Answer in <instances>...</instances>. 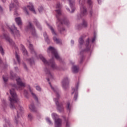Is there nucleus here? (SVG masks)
Masks as SVG:
<instances>
[{
    "mask_svg": "<svg viewBox=\"0 0 127 127\" xmlns=\"http://www.w3.org/2000/svg\"><path fill=\"white\" fill-rule=\"evenodd\" d=\"M77 97H78V93H75L74 94V99L75 101H76L77 100Z\"/></svg>",
    "mask_w": 127,
    "mask_h": 127,
    "instance_id": "nucleus-41",
    "label": "nucleus"
},
{
    "mask_svg": "<svg viewBox=\"0 0 127 127\" xmlns=\"http://www.w3.org/2000/svg\"><path fill=\"white\" fill-rule=\"evenodd\" d=\"M87 3L89 4V5H92V4H93V1L92 0H88Z\"/></svg>",
    "mask_w": 127,
    "mask_h": 127,
    "instance_id": "nucleus-38",
    "label": "nucleus"
},
{
    "mask_svg": "<svg viewBox=\"0 0 127 127\" xmlns=\"http://www.w3.org/2000/svg\"><path fill=\"white\" fill-rule=\"evenodd\" d=\"M92 13H93V11L91 10L90 12V15H92Z\"/></svg>",
    "mask_w": 127,
    "mask_h": 127,
    "instance_id": "nucleus-50",
    "label": "nucleus"
},
{
    "mask_svg": "<svg viewBox=\"0 0 127 127\" xmlns=\"http://www.w3.org/2000/svg\"><path fill=\"white\" fill-rule=\"evenodd\" d=\"M25 60H26V61L30 63V65H33V64H34V60H33V58L29 59H27Z\"/></svg>",
    "mask_w": 127,
    "mask_h": 127,
    "instance_id": "nucleus-24",
    "label": "nucleus"
},
{
    "mask_svg": "<svg viewBox=\"0 0 127 127\" xmlns=\"http://www.w3.org/2000/svg\"><path fill=\"white\" fill-rule=\"evenodd\" d=\"M10 74L11 79H12V80H14V79H16L17 85L19 86V89L22 90V88L25 87V83L22 82V81H21V79H20V77H19V76H16V75L14 74L12 71H10Z\"/></svg>",
    "mask_w": 127,
    "mask_h": 127,
    "instance_id": "nucleus-5",
    "label": "nucleus"
},
{
    "mask_svg": "<svg viewBox=\"0 0 127 127\" xmlns=\"http://www.w3.org/2000/svg\"><path fill=\"white\" fill-rule=\"evenodd\" d=\"M33 22L36 26L38 27V28H39V29H41V25H40V23H39V21H38L37 19H34Z\"/></svg>",
    "mask_w": 127,
    "mask_h": 127,
    "instance_id": "nucleus-20",
    "label": "nucleus"
},
{
    "mask_svg": "<svg viewBox=\"0 0 127 127\" xmlns=\"http://www.w3.org/2000/svg\"><path fill=\"white\" fill-rule=\"evenodd\" d=\"M4 39H5L7 42L9 43L10 45H14V42L9 37V36L6 34L3 35Z\"/></svg>",
    "mask_w": 127,
    "mask_h": 127,
    "instance_id": "nucleus-10",
    "label": "nucleus"
},
{
    "mask_svg": "<svg viewBox=\"0 0 127 127\" xmlns=\"http://www.w3.org/2000/svg\"><path fill=\"white\" fill-rule=\"evenodd\" d=\"M36 89L37 90V91H41V88L40 87V86H36Z\"/></svg>",
    "mask_w": 127,
    "mask_h": 127,
    "instance_id": "nucleus-39",
    "label": "nucleus"
},
{
    "mask_svg": "<svg viewBox=\"0 0 127 127\" xmlns=\"http://www.w3.org/2000/svg\"><path fill=\"white\" fill-rule=\"evenodd\" d=\"M47 121L48 123H49V125H52V122H51V121H50V119H49V118H47Z\"/></svg>",
    "mask_w": 127,
    "mask_h": 127,
    "instance_id": "nucleus-42",
    "label": "nucleus"
},
{
    "mask_svg": "<svg viewBox=\"0 0 127 127\" xmlns=\"http://www.w3.org/2000/svg\"><path fill=\"white\" fill-rule=\"evenodd\" d=\"M15 20L18 25L20 27V28H21V25H22V21H21V18L20 17L15 18Z\"/></svg>",
    "mask_w": 127,
    "mask_h": 127,
    "instance_id": "nucleus-17",
    "label": "nucleus"
},
{
    "mask_svg": "<svg viewBox=\"0 0 127 127\" xmlns=\"http://www.w3.org/2000/svg\"><path fill=\"white\" fill-rule=\"evenodd\" d=\"M79 43L80 45H82L83 43H84V40L83 39V37H81L79 39Z\"/></svg>",
    "mask_w": 127,
    "mask_h": 127,
    "instance_id": "nucleus-33",
    "label": "nucleus"
},
{
    "mask_svg": "<svg viewBox=\"0 0 127 127\" xmlns=\"http://www.w3.org/2000/svg\"><path fill=\"white\" fill-rule=\"evenodd\" d=\"M45 72L46 74H48L49 75V78L47 79V81L48 82H49V81H50V79H53V75L51 74V73H50V71H49V70H48V69L47 68L45 69Z\"/></svg>",
    "mask_w": 127,
    "mask_h": 127,
    "instance_id": "nucleus-18",
    "label": "nucleus"
},
{
    "mask_svg": "<svg viewBox=\"0 0 127 127\" xmlns=\"http://www.w3.org/2000/svg\"><path fill=\"white\" fill-rule=\"evenodd\" d=\"M44 36L45 38V40L47 43H50V40L48 38V36H47V34L46 33H44Z\"/></svg>",
    "mask_w": 127,
    "mask_h": 127,
    "instance_id": "nucleus-25",
    "label": "nucleus"
},
{
    "mask_svg": "<svg viewBox=\"0 0 127 127\" xmlns=\"http://www.w3.org/2000/svg\"><path fill=\"white\" fill-rule=\"evenodd\" d=\"M23 10L25 12L26 14L27 15H29V13L28 12V11H27V9L26 8V7H23Z\"/></svg>",
    "mask_w": 127,
    "mask_h": 127,
    "instance_id": "nucleus-35",
    "label": "nucleus"
},
{
    "mask_svg": "<svg viewBox=\"0 0 127 127\" xmlns=\"http://www.w3.org/2000/svg\"><path fill=\"white\" fill-rule=\"evenodd\" d=\"M30 93L31 94L33 98L37 101L38 102V98L36 96V94L33 92V89H31V88L29 87Z\"/></svg>",
    "mask_w": 127,
    "mask_h": 127,
    "instance_id": "nucleus-19",
    "label": "nucleus"
},
{
    "mask_svg": "<svg viewBox=\"0 0 127 127\" xmlns=\"http://www.w3.org/2000/svg\"><path fill=\"white\" fill-rule=\"evenodd\" d=\"M9 92L11 95V96H9L8 98V100L10 102V108L17 111V117L18 118L19 115H21V113L23 111V109L19 105L18 107H15V106H14V104L18 102V98H17V95H16V93H15L14 88H13L10 89Z\"/></svg>",
    "mask_w": 127,
    "mask_h": 127,
    "instance_id": "nucleus-2",
    "label": "nucleus"
},
{
    "mask_svg": "<svg viewBox=\"0 0 127 127\" xmlns=\"http://www.w3.org/2000/svg\"><path fill=\"white\" fill-rule=\"evenodd\" d=\"M48 53H50L51 52L52 55L55 56V58L57 59L59 61H62V59L61 58L60 56L57 53V51L54 48L52 47H50L47 50Z\"/></svg>",
    "mask_w": 127,
    "mask_h": 127,
    "instance_id": "nucleus-7",
    "label": "nucleus"
},
{
    "mask_svg": "<svg viewBox=\"0 0 127 127\" xmlns=\"http://www.w3.org/2000/svg\"><path fill=\"white\" fill-rule=\"evenodd\" d=\"M87 22L85 21V20L83 21L82 24H78L76 26L77 29L80 30V29H82L83 27H87Z\"/></svg>",
    "mask_w": 127,
    "mask_h": 127,
    "instance_id": "nucleus-13",
    "label": "nucleus"
},
{
    "mask_svg": "<svg viewBox=\"0 0 127 127\" xmlns=\"http://www.w3.org/2000/svg\"><path fill=\"white\" fill-rule=\"evenodd\" d=\"M6 125H7V126H9L10 125L9 121H6Z\"/></svg>",
    "mask_w": 127,
    "mask_h": 127,
    "instance_id": "nucleus-49",
    "label": "nucleus"
},
{
    "mask_svg": "<svg viewBox=\"0 0 127 127\" xmlns=\"http://www.w3.org/2000/svg\"><path fill=\"white\" fill-rule=\"evenodd\" d=\"M53 116H55V114H53Z\"/></svg>",
    "mask_w": 127,
    "mask_h": 127,
    "instance_id": "nucleus-57",
    "label": "nucleus"
},
{
    "mask_svg": "<svg viewBox=\"0 0 127 127\" xmlns=\"http://www.w3.org/2000/svg\"><path fill=\"white\" fill-rule=\"evenodd\" d=\"M71 43L72 44H73V43H74V41H71Z\"/></svg>",
    "mask_w": 127,
    "mask_h": 127,
    "instance_id": "nucleus-52",
    "label": "nucleus"
},
{
    "mask_svg": "<svg viewBox=\"0 0 127 127\" xmlns=\"http://www.w3.org/2000/svg\"><path fill=\"white\" fill-rule=\"evenodd\" d=\"M28 43H29V49L32 54H34L35 56H36V52L35 50H34V48H33V45L31 44L30 41H28Z\"/></svg>",
    "mask_w": 127,
    "mask_h": 127,
    "instance_id": "nucleus-12",
    "label": "nucleus"
},
{
    "mask_svg": "<svg viewBox=\"0 0 127 127\" xmlns=\"http://www.w3.org/2000/svg\"><path fill=\"white\" fill-rule=\"evenodd\" d=\"M89 39H87L86 41V49L85 50V51H89V50H90V47H91V46H90V45H89Z\"/></svg>",
    "mask_w": 127,
    "mask_h": 127,
    "instance_id": "nucleus-23",
    "label": "nucleus"
},
{
    "mask_svg": "<svg viewBox=\"0 0 127 127\" xmlns=\"http://www.w3.org/2000/svg\"><path fill=\"white\" fill-rule=\"evenodd\" d=\"M6 94H7V95H8V93L7 92Z\"/></svg>",
    "mask_w": 127,
    "mask_h": 127,
    "instance_id": "nucleus-58",
    "label": "nucleus"
},
{
    "mask_svg": "<svg viewBox=\"0 0 127 127\" xmlns=\"http://www.w3.org/2000/svg\"><path fill=\"white\" fill-rule=\"evenodd\" d=\"M38 11L39 12L41 13V12H42V11H43V7H42V6H40L38 8Z\"/></svg>",
    "mask_w": 127,
    "mask_h": 127,
    "instance_id": "nucleus-34",
    "label": "nucleus"
},
{
    "mask_svg": "<svg viewBox=\"0 0 127 127\" xmlns=\"http://www.w3.org/2000/svg\"><path fill=\"white\" fill-rule=\"evenodd\" d=\"M23 65L25 70H26V71H28V68H27V66H26V64H25V63H23Z\"/></svg>",
    "mask_w": 127,
    "mask_h": 127,
    "instance_id": "nucleus-37",
    "label": "nucleus"
},
{
    "mask_svg": "<svg viewBox=\"0 0 127 127\" xmlns=\"http://www.w3.org/2000/svg\"><path fill=\"white\" fill-rule=\"evenodd\" d=\"M79 68L76 65H73L72 67V71L73 73H78Z\"/></svg>",
    "mask_w": 127,
    "mask_h": 127,
    "instance_id": "nucleus-27",
    "label": "nucleus"
},
{
    "mask_svg": "<svg viewBox=\"0 0 127 127\" xmlns=\"http://www.w3.org/2000/svg\"><path fill=\"white\" fill-rule=\"evenodd\" d=\"M14 3H11L10 4L9 8L10 10H11V8H13L15 6H18V1L17 0H13ZM14 3L15 5H14Z\"/></svg>",
    "mask_w": 127,
    "mask_h": 127,
    "instance_id": "nucleus-16",
    "label": "nucleus"
},
{
    "mask_svg": "<svg viewBox=\"0 0 127 127\" xmlns=\"http://www.w3.org/2000/svg\"><path fill=\"white\" fill-rule=\"evenodd\" d=\"M14 64H16V63L15 62V63H14Z\"/></svg>",
    "mask_w": 127,
    "mask_h": 127,
    "instance_id": "nucleus-59",
    "label": "nucleus"
},
{
    "mask_svg": "<svg viewBox=\"0 0 127 127\" xmlns=\"http://www.w3.org/2000/svg\"><path fill=\"white\" fill-rule=\"evenodd\" d=\"M49 84H50L52 90H53V91L56 93L57 98H55L54 101L56 102V104L57 106V109L58 111L59 112H63V111H64L63 105H62V104H59V102H58V99L60 98V95L59 94V91L58 90V89H55L53 87H52V85H51V83L50 82H49Z\"/></svg>",
    "mask_w": 127,
    "mask_h": 127,
    "instance_id": "nucleus-3",
    "label": "nucleus"
},
{
    "mask_svg": "<svg viewBox=\"0 0 127 127\" xmlns=\"http://www.w3.org/2000/svg\"><path fill=\"white\" fill-rule=\"evenodd\" d=\"M0 64H1V60L0 59Z\"/></svg>",
    "mask_w": 127,
    "mask_h": 127,
    "instance_id": "nucleus-55",
    "label": "nucleus"
},
{
    "mask_svg": "<svg viewBox=\"0 0 127 127\" xmlns=\"http://www.w3.org/2000/svg\"><path fill=\"white\" fill-rule=\"evenodd\" d=\"M3 80L4 82H6L8 80L7 77H5L4 76H3Z\"/></svg>",
    "mask_w": 127,
    "mask_h": 127,
    "instance_id": "nucleus-43",
    "label": "nucleus"
},
{
    "mask_svg": "<svg viewBox=\"0 0 127 127\" xmlns=\"http://www.w3.org/2000/svg\"><path fill=\"white\" fill-rule=\"evenodd\" d=\"M23 95L25 98H26V99H28L29 98V96L28 95V92H27V90H24Z\"/></svg>",
    "mask_w": 127,
    "mask_h": 127,
    "instance_id": "nucleus-29",
    "label": "nucleus"
},
{
    "mask_svg": "<svg viewBox=\"0 0 127 127\" xmlns=\"http://www.w3.org/2000/svg\"><path fill=\"white\" fill-rule=\"evenodd\" d=\"M29 109L32 111V112H35V111H36V109H35V106H34V104H31L29 106Z\"/></svg>",
    "mask_w": 127,
    "mask_h": 127,
    "instance_id": "nucleus-30",
    "label": "nucleus"
},
{
    "mask_svg": "<svg viewBox=\"0 0 127 127\" xmlns=\"http://www.w3.org/2000/svg\"><path fill=\"white\" fill-rule=\"evenodd\" d=\"M86 0H79V3H80V14L77 15V19H80L83 16H85L87 14V9L86 7L82 3H84Z\"/></svg>",
    "mask_w": 127,
    "mask_h": 127,
    "instance_id": "nucleus-6",
    "label": "nucleus"
},
{
    "mask_svg": "<svg viewBox=\"0 0 127 127\" xmlns=\"http://www.w3.org/2000/svg\"><path fill=\"white\" fill-rule=\"evenodd\" d=\"M11 33L12 34H14V32L16 33L17 36H19V31L17 30V28L15 27L14 25H13L12 26V29H10Z\"/></svg>",
    "mask_w": 127,
    "mask_h": 127,
    "instance_id": "nucleus-11",
    "label": "nucleus"
},
{
    "mask_svg": "<svg viewBox=\"0 0 127 127\" xmlns=\"http://www.w3.org/2000/svg\"><path fill=\"white\" fill-rule=\"evenodd\" d=\"M66 108L68 110V111H70V103H67Z\"/></svg>",
    "mask_w": 127,
    "mask_h": 127,
    "instance_id": "nucleus-44",
    "label": "nucleus"
},
{
    "mask_svg": "<svg viewBox=\"0 0 127 127\" xmlns=\"http://www.w3.org/2000/svg\"><path fill=\"white\" fill-rule=\"evenodd\" d=\"M68 1L69 2V5L71 9V11H70V9L69 8H67L66 9H67V10H68L70 13H73V12L75 11V0H68Z\"/></svg>",
    "mask_w": 127,
    "mask_h": 127,
    "instance_id": "nucleus-8",
    "label": "nucleus"
},
{
    "mask_svg": "<svg viewBox=\"0 0 127 127\" xmlns=\"http://www.w3.org/2000/svg\"><path fill=\"white\" fill-rule=\"evenodd\" d=\"M72 91H73V92L71 93L72 95H73V94H74V93H75V92H76L77 91H78V86H76V89H75V88H73Z\"/></svg>",
    "mask_w": 127,
    "mask_h": 127,
    "instance_id": "nucleus-36",
    "label": "nucleus"
},
{
    "mask_svg": "<svg viewBox=\"0 0 127 127\" xmlns=\"http://www.w3.org/2000/svg\"><path fill=\"white\" fill-rule=\"evenodd\" d=\"M0 53L2 55H4V50L1 46H0Z\"/></svg>",
    "mask_w": 127,
    "mask_h": 127,
    "instance_id": "nucleus-32",
    "label": "nucleus"
},
{
    "mask_svg": "<svg viewBox=\"0 0 127 127\" xmlns=\"http://www.w3.org/2000/svg\"><path fill=\"white\" fill-rule=\"evenodd\" d=\"M97 1H98V3H100V2H101V1H100V0H97Z\"/></svg>",
    "mask_w": 127,
    "mask_h": 127,
    "instance_id": "nucleus-54",
    "label": "nucleus"
},
{
    "mask_svg": "<svg viewBox=\"0 0 127 127\" xmlns=\"http://www.w3.org/2000/svg\"><path fill=\"white\" fill-rule=\"evenodd\" d=\"M15 123H16V124H17V125H18V120H17V118H16V117H15Z\"/></svg>",
    "mask_w": 127,
    "mask_h": 127,
    "instance_id": "nucleus-46",
    "label": "nucleus"
},
{
    "mask_svg": "<svg viewBox=\"0 0 127 127\" xmlns=\"http://www.w3.org/2000/svg\"><path fill=\"white\" fill-rule=\"evenodd\" d=\"M56 7L57 9L56 10L57 13L56 17L58 20L57 23V24L60 23V24L58 26V29L59 31L62 34L65 31V28L62 27V24L64 23V24L68 25V24H69V20L66 18H64L63 21L60 19V16L62 15V11L61 10V8H62V4L60 3V2L57 3Z\"/></svg>",
    "mask_w": 127,
    "mask_h": 127,
    "instance_id": "nucleus-1",
    "label": "nucleus"
},
{
    "mask_svg": "<svg viewBox=\"0 0 127 127\" xmlns=\"http://www.w3.org/2000/svg\"><path fill=\"white\" fill-rule=\"evenodd\" d=\"M65 122H66V127H69V123H68V121L66 120Z\"/></svg>",
    "mask_w": 127,
    "mask_h": 127,
    "instance_id": "nucleus-45",
    "label": "nucleus"
},
{
    "mask_svg": "<svg viewBox=\"0 0 127 127\" xmlns=\"http://www.w3.org/2000/svg\"><path fill=\"white\" fill-rule=\"evenodd\" d=\"M28 119H29V120H32L33 119V117H32V115L31 114H29L28 115Z\"/></svg>",
    "mask_w": 127,
    "mask_h": 127,
    "instance_id": "nucleus-40",
    "label": "nucleus"
},
{
    "mask_svg": "<svg viewBox=\"0 0 127 127\" xmlns=\"http://www.w3.org/2000/svg\"><path fill=\"white\" fill-rule=\"evenodd\" d=\"M28 29H30L31 31H32L33 35H35V28H34V26H33V25H32L31 22H29Z\"/></svg>",
    "mask_w": 127,
    "mask_h": 127,
    "instance_id": "nucleus-15",
    "label": "nucleus"
},
{
    "mask_svg": "<svg viewBox=\"0 0 127 127\" xmlns=\"http://www.w3.org/2000/svg\"><path fill=\"white\" fill-rule=\"evenodd\" d=\"M2 2H5V0H2Z\"/></svg>",
    "mask_w": 127,
    "mask_h": 127,
    "instance_id": "nucleus-53",
    "label": "nucleus"
},
{
    "mask_svg": "<svg viewBox=\"0 0 127 127\" xmlns=\"http://www.w3.org/2000/svg\"><path fill=\"white\" fill-rule=\"evenodd\" d=\"M21 49L22 50V51L24 55H25V56H28L27 51L24 47V45H21Z\"/></svg>",
    "mask_w": 127,
    "mask_h": 127,
    "instance_id": "nucleus-21",
    "label": "nucleus"
},
{
    "mask_svg": "<svg viewBox=\"0 0 127 127\" xmlns=\"http://www.w3.org/2000/svg\"><path fill=\"white\" fill-rule=\"evenodd\" d=\"M53 40L55 42H56V43H57L58 44L60 43V40L57 38H56V37H53Z\"/></svg>",
    "mask_w": 127,
    "mask_h": 127,
    "instance_id": "nucleus-31",
    "label": "nucleus"
},
{
    "mask_svg": "<svg viewBox=\"0 0 127 127\" xmlns=\"http://www.w3.org/2000/svg\"><path fill=\"white\" fill-rule=\"evenodd\" d=\"M14 69H15V71H16V72H18V67H14Z\"/></svg>",
    "mask_w": 127,
    "mask_h": 127,
    "instance_id": "nucleus-48",
    "label": "nucleus"
},
{
    "mask_svg": "<svg viewBox=\"0 0 127 127\" xmlns=\"http://www.w3.org/2000/svg\"><path fill=\"white\" fill-rule=\"evenodd\" d=\"M14 88H16V85H14Z\"/></svg>",
    "mask_w": 127,
    "mask_h": 127,
    "instance_id": "nucleus-56",
    "label": "nucleus"
},
{
    "mask_svg": "<svg viewBox=\"0 0 127 127\" xmlns=\"http://www.w3.org/2000/svg\"><path fill=\"white\" fill-rule=\"evenodd\" d=\"M0 9L1 11H2V7H1L0 6Z\"/></svg>",
    "mask_w": 127,
    "mask_h": 127,
    "instance_id": "nucleus-51",
    "label": "nucleus"
},
{
    "mask_svg": "<svg viewBox=\"0 0 127 127\" xmlns=\"http://www.w3.org/2000/svg\"><path fill=\"white\" fill-rule=\"evenodd\" d=\"M62 85L64 90H67L69 88V80L68 78L66 77L63 79Z\"/></svg>",
    "mask_w": 127,
    "mask_h": 127,
    "instance_id": "nucleus-9",
    "label": "nucleus"
},
{
    "mask_svg": "<svg viewBox=\"0 0 127 127\" xmlns=\"http://www.w3.org/2000/svg\"><path fill=\"white\" fill-rule=\"evenodd\" d=\"M27 6L29 8V9H30L31 11H32V12L35 13V14H36V11H35V9H34V6H33V4H30V5H28Z\"/></svg>",
    "mask_w": 127,
    "mask_h": 127,
    "instance_id": "nucleus-22",
    "label": "nucleus"
},
{
    "mask_svg": "<svg viewBox=\"0 0 127 127\" xmlns=\"http://www.w3.org/2000/svg\"><path fill=\"white\" fill-rule=\"evenodd\" d=\"M39 58L46 66H51V68H52L53 70H56V69H57V65L55 64L53 59L50 60L49 62H48L42 55H40Z\"/></svg>",
    "mask_w": 127,
    "mask_h": 127,
    "instance_id": "nucleus-4",
    "label": "nucleus"
},
{
    "mask_svg": "<svg viewBox=\"0 0 127 127\" xmlns=\"http://www.w3.org/2000/svg\"><path fill=\"white\" fill-rule=\"evenodd\" d=\"M47 25L48 26H49V28L51 30L53 34H54V35H57V34H56V32H55V30H54L53 27L51 26H50L48 24H47Z\"/></svg>",
    "mask_w": 127,
    "mask_h": 127,
    "instance_id": "nucleus-26",
    "label": "nucleus"
},
{
    "mask_svg": "<svg viewBox=\"0 0 127 127\" xmlns=\"http://www.w3.org/2000/svg\"><path fill=\"white\" fill-rule=\"evenodd\" d=\"M96 40V37L95 36L94 37V38H93L92 39V42L93 43V42H94V41Z\"/></svg>",
    "mask_w": 127,
    "mask_h": 127,
    "instance_id": "nucleus-47",
    "label": "nucleus"
},
{
    "mask_svg": "<svg viewBox=\"0 0 127 127\" xmlns=\"http://www.w3.org/2000/svg\"><path fill=\"white\" fill-rule=\"evenodd\" d=\"M15 58H16L18 64H20V57L17 54V53H16V52L15 54Z\"/></svg>",
    "mask_w": 127,
    "mask_h": 127,
    "instance_id": "nucleus-28",
    "label": "nucleus"
},
{
    "mask_svg": "<svg viewBox=\"0 0 127 127\" xmlns=\"http://www.w3.org/2000/svg\"><path fill=\"white\" fill-rule=\"evenodd\" d=\"M55 127H61L62 126V120L60 119H56L55 120Z\"/></svg>",
    "mask_w": 127,
    "mask_h": 127,
    "instance_id": "nucleus-14",
    "label": "nucleus"
}]
</instances>
